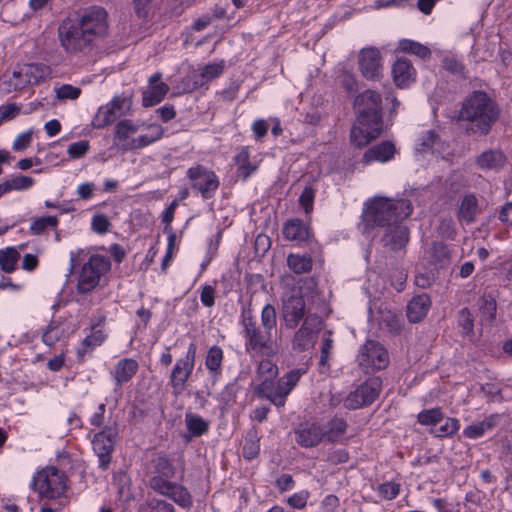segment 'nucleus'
Returning a JSON list of instances; mask_svg holds the SVG:
<instances>
[{
	"label": "nucleus",
	"instance_id": "c85d7f7f",
	"mask_svg": "<svg viewBox=\"0 0 512 512\" xmlns=\"http://www.w3.org/2000/svg\"><path fill=\"white\" fill-rule=\"evenodd\" d=\"M224 71L223 63H210L205 65L200 72L192 73L193 89H198L212 79L220 76Z\"/></svg>",
	"mask_w": 512,
	"mask_h": 512
},
{
	"label": "nucleus",
	"instance_id": "37998d69",
	"mask_svg": "<svg viewBox=\"0 0 512 512\" xmlns=\"http://www.w3.org/2000/svg\"><path fill=\"white\" fill-rule=\"evenodd\" d=\"M58 224V219L55 216H46L35 218L32 220L30 225V233L33 235H40L43 233L48 227H56Z\"/></svg>",
	"mask_w": 512,
	"mask_h": 512
},
{
	"label": "nucleus",
	"instance_id": "e433bc0d",
	"mask_svg": "<svg viewBox=\"0 0 512 512\" xmlns=\"http://www.w3.org/2000/svg\"><path fill=\"white\" fill-rule=\"evenodd\" d=\"M398 49L401 52L418 56L421 59H428L431 57V50L416 41L410 39H402L398 43Z\"/></svg>",
	"mask_w": 512,
	"mask_h": 512
},
{
	"label": "nucleus",
	"instance_id": "3c124183",
	"mask_svg": "<svg viewBox=\"0 0 512 512\" xmlns=\"http://www.w3.org/2000/svg\"><path fill=\"white\" fill-rule=\"evenodd\" d=\"M81 94V89L69 84H64L56 89V96L60 100H75Z\"/></svg>",
	"mask_w": 512,
	"mask_h": 512
},
{
	"label": "nucleus",
	"instance_id": "8fccbe9b",
	"mask_svg": "<svg viewBox=\"0 0 512 512\" xmlns=\"http://www.w3.org/2000/svg\"><path fill=\"white\" fill-rule=\"evenodd\" d=\"M92 230L98 234H105L110 230L111 223L104 214H96L91 222Z\"/></svg>",
	"mask_w": 512,
	"mask_h": 512
},
{
	"label": "nucleus",
	"instance_id": "4c0bfd02",
	"mask_svg": "<svg viewBox=\"0 0 512 512\" xmlns=\"http://www.w3.org/2000/svg\"><path fill=\"white\" fill-rule=\"evenodd\" d=\"M20 259V253L15 247H7L0 250V269L5 273L15 271Z\"/></svg>",
	"mask_w": 512,
	"mask_h": 512
},
{
	"label": "nucleus",
	"instance_id": "4d7b16f0",
	"mask_svg": "<svg viewBox=\"0 0 512 512\" xmlns=\"http://www.w3.org/2000/svg\"><path fill=\"white\" fill-rule=\"evenodd\" d=\"M481 391L490 399V401H502L504 399L502 396V389L498 384L485 383L481 386Z\"/></svg>",
	"mask_w": 512,
	"mask_h": 512
},
{
	"label": "nucleus",
	"instance_id": "a18cd8bd",
	"mask_svg": "<svg viewBox=\"0 0 512 512\" xmlns=\"http://www.w3.org/2000/svg\"><path fill=\"white\" fill-rule=\"evenodd\" d=\"M420 141L419 146H421V148L419 150L421 151L429 149L439 151L443 146L439 136L432 130L425 132L420 138Z\"/></svg>",
	"mask_w": 512,
	"mask_h": 512
},
{
	"label": "nucleus",
	"instance_id": "a211bd4d",
	"mask_svg": "<svg viewBox=\"0 0 512 512\" xmlns=\"http://www.w3.org/2000/svg\"><path fill=\"white\" fill-rule=\"evenodd\" d=\"M296 442L305 448L317 446L325 437L324 427L318 423H303L295 430Z\"/></svg>",
	"mask_w": 512,
	"mask_h": 512
},
{
	"label": "nucleus",
	"instance_id": "5fc2aeb1",
	"mask_svg": "<svg viewBox=\"0 0 512 512\" xmlns=\"http://www.w3.org/2000/svg\"><path fill=\"white\" fill-rule=\"evenodd\" d=\"M21 111V105L9 103L0 106V124L4 121L14 119Z\"/></svg>",
	"mask_w": 512,
	"mask_h": 512
},
{
	"label": "nucleus",
	"instance_id": "6e6552de",
	"mask_svg": "<svg viewBox=\"0 0 512 512\" xmlns=\"http://www.w3.org/2000/svg\"><path fill=\"white\" fill-rule=\"evenodd\" d=\"M110 268L111 262L108 257L98 254L92 255L80 271L77 284L79 293L86 294L91 292Z\"/></svg>",
	"mask_w": 512,
	"mask_h": 512
},
{
	"label": "nucleus",
	"instance_id": "ea45409f",
	"mask_svg": "<svg viewBox=\"0 0 512 512\" xmlns=\"http://www.w3.org/2000/svg\"><path fill=\"white\" fill-rule=\"evenodd\" d=\"M185 424L191 435L194 437L203 435L209 428V423L206 420L193 413H186Z\"/></svg>",
	"mask_w": 512,
	"mask_h": 512
},
{
	"label": "nucleus",
	"instance_id": "1a4fd4ad",
	"mask_svg": "<svg viewBox=\"0 0 512 512\" xmlns=\"http://www.w3.org/2000/svg\"><path fill=\"white\" fill-rule=\"evenodd\" d=\"M357 363L365 373H372L388 366L389 354L378 341L367 340L359 349Z\"/></svg>",
	"mask_w": 512,
	"mask_h": 512
},
{
	"label": "nucleus",
	"instance_id": "393cba45",
	"mask_svg": "<svg viewBox=\"0 0 512 512\" xmlns=\"http://www.w3.org/2000/svg\"><path fill=\"white\" fill-rule=\"evenodd\" d=\"M310 234V228L301 219L288 220L283 226V235L288 241L305 242Z\"/></svg>",
	"mask_w": 512,
	"mask_h": 512
},
{
	"label": "nucleus",
	"instance_id": "bb28decb",
	"mask_svg": "<svg viewBox=\"0 0 512 512\" xmlns=\"http://www.w3.org/2000/svg\"><path fill=\"white\" fill-rule=\"evenodd\" d=\"M395 151L396 149L393 143L384 141L368 149L363 156V162L366 164L373 161L387 162L394 157Z\"/></svg>",
	"mask_w": 512,
	"mask_h": 512
},
{
	"label": "nucleus",
	"instance_id": "5701e85b",
	"mask_svg": "<svg viewBox=\"0 0 512 512\" xmlns=\"http://www.w3.org/2000/svg\"><path fill=\"white\" fill-rule=\"evenodd\" d=\"M105 321L104 316H100L97 319H92V332L91 334L87 335L81 344V348L78 349V356L82 360L84 355L93 350L95 347L101 345L104 340L106 339V335L101 329H96L98 326L103 324Z\"/></svg>",
	"mask_w": 512,
	"mask_h": 512
},
{
	"label": "nucleus",
	"instance_id": "ddd939ff",
	"mask_svg": "<svg viewBox=\"0 0 512 512\" xmlns=\"http://www.w3.org/2000/svg\"><path fill=\"white\" fill-rule=\"evenodd\" d=\"M187 176L191 181L192 188L198 190L204 199L212 198L220 185L215 172L202 165L189 168Z\"/></svg>",
	"mask_w": 512,
	"mask_h": 512
},
{
	"label": "nucleus",
	"instance_id": "f3484780",
	"mask_svg": "<svg viewBox=\"0 0 512 512\" xmlns=\"http://www.w3.org/2000/svg\"><path fill=\"white\" fill-rule=\"evenodd\" d=\"M130 104L128 98L115 96L110 103L99 108L94 119V125L102 128L112 124L119 117L126 114L130 109Z\"/></svg>",
	"mask_w": 512,
	"mask_h": 512
},
{
	"label": "nucleus",
	"instance_id": "a878e982",
	"mask_svg": "<svg viewBox=\"0 0 512 512\" xmlns=\"http://www.w3.org/2000/svg\"><path fill=\"white\" fill-rule=\"evenodd\" d=\"M138 363L131 358L120 360L114 367L112 372L116 386H122L130 381L138 371Z\"/></svg>",
	"mask_w": 512,
	"mask_h": 512
},
{
	"label": "nucleus",
	"instance_id": "603ef678",
	"mask_svg": "<svg viewBox=\"0 0 512 512\" xmlns=\"http://www.w3.org/2000/svg\"><path fill=\"white\" fill-rule=\"evenodd\" d=\"M137 132V126H135L130 120L120 121L116 125L115 134L120 140L127 139L131 134Z\"/></svg>",
	"mask_w": 512,
	"mask_h": 512
},
{
	"label": "nucleus",
	"instance_id": "423d86ee",
	"mask_svg": "<svg viewBox=\"0 0 512 512\" xmlns=\"http://www.w3.org/2000/svg\"><path fill=\"white\" fill-rule=\"evenodd\" d=\"M155 475L151 477L150 487L157 493L173 500L183 508L192 506V497L188 490L181 484L172 482L176 469L172 462L166 457H157L153 461Z\"/></svg>",
	"mask_w": 512,
	"mask_h": 512
},
{
	"label": "nucleus",
	"instance_id": "052dcab7",
	"mask_svg": "<svg viewBox=\"0 0 512 512\" xmlns=\"http://www.w3.org/2000/svg\"><path fill=\"white\" fill-rule=\"evenodd\" d=\"M314 198L315 191L311 187H305L300 195L299 202L307 214L313 209Z\"/></svg>",
	"mask_w": 512,
	"mask_h": 512
},
{
	"label": "nucleus",
	"instance_id": "c03bdc74",
	"mask_svg": "<svg viewBox=\"0 0 512 512\" xmlns=\"http://www.w3.org/2000/svg\"><path fill=\"white\" fill-rule=\"evenodd\" d=\"M443 412L439 408L424 410L418 414V422L435 428L442 420Z\"/></svg>",
	"mask_w": 512,
	"mask_h": 512
},
{
	"label": "nucleus",
	"instance_id": "dca6fc26",
	"mask_svg": "<svg viewBox=\"0 0 512 512\" xmlns=\"http://www.w3.org/2000/svg\"><path fill=\"white\" fill-rule=\"evenodd\" d=\"M358 66L364 78L379 80L383 71L381 51L372 46L361 49L358 54Z\"/></svg>",
	"mask_w": 512,
	"mask_h": 512
},
{
	"label": "nucleus",
	"instance_id": "2f4dec72",
	"mask_svg": "<svg viewBox=\"0 0 512 512\" xmlns=\"http://www.w3.org/2000/svg\"><path fill=\"white\" fill-rule=\"evenodd\" d=\"M164 130L160 125L153 124L148 128L146 134L140 135L131 141L129 147L131 149H139L150 145L151 143L159 140L163 136Z\"/></svg>",
	"mask_w": 512,
	"mask_h": 512
},
{
	"label": "nucleus",
	"instance_id": "13d9d810",
	"mask_svg": "<svg viewBox=\"0 0 512 512\" xmlns=\"http://www.w3.org/2000/svg\"><path fill=\"white\" fill-rule=\"evenodd\" d=\"M458 323L465 333H471L474 328V320L468 308H463L458 313Z\"/></svg>",
	"mask_w": 512,
	"mask_h": 512
},
{
	"label": "nucleus",
	"instance_id": "f704fd0d",
	"mask_svg": "<svg viewBox=\"0 0 512 512\" xmlns=\"http://www.w3.org/2000/svg\"><path fill=\"white\" fill-rule=\"evenodd\" d=\"M496 418V416L491 415L483 421L467 426L463 430L464 437L469 439H477L483 436L487 430L492 429L496 425Z\"/></svg>",
	"mask_w": 512,
	"mask_h": 512
},
{
	"label": "nucleus",
	"instance_id": "49530a36",
	"mask_svg": "<svg viewBox=\"0 0 512 512\" xmlns=\"http://www.w3.org/2000/svg\"><path fill=\"white\" fill-rule=\"evenodd\" d=\"M34 179L29 176H15L8 180H6L4 183L5 187L7 188L8 192L12 190H26L33 186Z\"/></svg>",
	"mask_w": 512,
	"mask_h": 512
},
{
	"label": "nucleus",
	"instance_id": "f03ea898",
	"mask_svg": "<svg viewBox=\"0 0 512 512\" xmlns=\"http://www.w3.org/2000/svg\"><path fill=\"white\" fill-rule=\"evenodd\" d=\"M240 324L247 352L264 356H274L279 347L276 341L277 313L272 304H266L261 311V324L258 323L250 308H244Z\"/></svg>",
	"mask_w": 512,
	"mask_h": 512
},
{
	"label": "nucleus",
	"instance_id": "f8f14e48",
	"mask_svg": "<svg viewBox=\"0 0 512 512\" xmlns=\"http://www.w3.org/2000/svg\"><path fill=\"white\" fill-rule=\"evenodd\" d=\"M322 325L323 321L319 315H307L301 327L295 332L292 341L293 349L299 352L312 349L322 329Z\"/></svg>",
	"mask_w": 512,
	"mask_h": 512
},
{
	"label": "nucleus",
	"instance_id": "0eeeda50",
	"mask_svg": "<svg viewBox=\"0 0 512 512\" xmlns=\"http://www.w3.org/2000/svg\"><path fill=\"white\" fill-rule=\"evenodd\" d=\"M32 486L41 498L61 499L67 489V477L55 467H46L36 473Z\"/></svg>",
	"mask_w": 512,
	"mask_h": 512
},
{
	"label": "nucleus",
	"instance_id": "473e14b6",
	"mask_svg": "<svg viewBox=\"0 0 512 512\" xmlns=\"http://www.w3.org/2000/svg\"><path fill=\"white\" fill-rule=\"evenodd\" d=\"M460 429V422L457 418L446 417L442 414V420L435 428H431L430 432L436 437H451Z\"/></svg>",
	"mask_w": 512,
	"mask_h": 512
},
{
	"label": "nucleus",
	"instance_id": "412c9836",
	"mask_svg": "<svg viewBox=\"0 0 512 512\" xmlns=\"http://www.w3.org/2000/svg\"><path fill=\"white\" fill-rule=\"evenodd\" d=\"M162 74L154 73L149 78V86L143 91L142 103L144 107H151L160 103L169 91V86L161 81Z\"/></svg>",
	"mask_w": 512,
	"mask_h": 512
},
{
	"label": "nucleus",
	"instance_id": "f257e3e1",
	"mask_svg": "<svg viewBox=\"0 0 512 512\" xmlns=\"http://www.w3.org/2000/svg\"><path fill=\"white\" fill-rule=\"evenodd\" d=\"M108 13L100 6H91L75 18H65L57 29L61 48L67 55H87L98 39L108 34Z\"/></svg>",
	"mask_w": 512,
	"mask_h": 512
},
{
	"label": "nucleus",
	"instance_id": "20e7f679",
	"mask_svg": "<svg viewBox=\"0 0 512 512\" xmlns=\"http://www.w3.org/2000/svg\"><path fill=\"white\" fill-rule=\"evenodd\" d=\"M499 115L498 105L487 93L473 91L464 99L458 113V120L471 123L474 133L486 136L497 122Z\"/></svg>",
	"mask_w": 512,
	"mask_h": 512
},
{
	"label": "nucleus",
	"instance_id": "69168bd1",
	"mask_svg": "<svg viewBox=\"0 0 512 512\" xmlns=\"http://www.w3.org/2000/svg\"><path fill=\"white\" fill-rule=\"evenodd\" d=\"M302 374L303 372L301 370H292L288 372L284 377L279 379V381H281V383H283L287 388H289L290 391H292Z\"/></svg>",
	"mask_w": 512,
	"mask_h": 512
},
{
	"label": "nucleus",
	"instance_id": "79ce46f5",
	"mask_svg": "<svg viewBox=\"0 0 512 512\" xmlns=\"http://www.w3.org/2000/svg\"><path fill=\"white\" fill-rule=\"evenodd\" d=\"M347 422L343 418H333L328 422L327 428H324L325 437L331 441H337L344 435L347 429Z\"/></svg>",
	"mask_w": 512,
	"mask_h": 512
},
{
	"label": "nucleus",
	"instance_id": "cd10ccee",
	"mask_svg": "<svg viewBox=\"0 0 512 512\" xmlns=\"http://www.w3.org/2000/svg\"><path fill=\"white\" fill-rule=\"evenodd\" d=\"M506 156L500 150L490 149L481 153L476 164L479 168L485 170H500L506 163Z\"/></svg>",
	"mask_w": 512,
	"mask_h": 512
},
{
	"label": "nucleus",
	"instance_id": "09e8293b",
	"mask_svg": "<svg viewBox=\"0 0 512 512\" xmlns=\"http://www.w3.org/2000/svg\"><path fill=\"white\" fill-rule=\"evenodd\" d=\"M442 66L445 70L454 75L462 76L464 74V65L462 64L461 61H459L457 58L453 56L444 57L442 60Z\"/></svg>",
	"mask_w": 512,
	"mask_h": 512
},
{
	"label": "nucleus",
	"instance_id": "de8ad7c7",
	"mask_svg": "<svg viewBox=\"0 0 512 512\" xmlns=\"http://www.w3.org/2000/svg\"><path fill=\"white\" fill-rule=\"evenodd\" d=\"M377 492L383 499L392 500L398 496L400 485L395 482H385L378 486Z\"/></svg>",
	"mask_w": 512,
	"mask_h": 512
},
{
	"label": "nucleus",
	"instance_id": "4468645a",
	"mask_svg": "<svg viewBox=\"0 0 512 512\" xmlns=\"http://www.w3.org/2000/svg\"><path fill=\"white\" fill-rule=\"evenodd\" d=\"M304 297L300 293H292L283 297L281 316L286 328L295 329L301 321L304 322L307 315Z\"/></svg>",
	"mask_w": 512,
	"mask_h": 512
},
{
	"label": "nucleus",
	"instance_id": "c756f323",
	"mask_svg": "<svg viewBox=\"0 0 512 512\" xmlns=\"http://www.w3.org/2000/svg\"><path fill=\"white\" fill-rule=\"evenodd\" d=\"M234 162L237 166V175L242 180H247L258 168L257 164L250 161L248 147H241L234 156Z\"/></svg>",
	"mask_w": 512,
	"mask_h": 512
},
{
	"label": "nucleus",
	"instance_id": "6e6d98bb",
	"mask_svg": "<svg viewBox=\"0 0 512 512\" xmlns=\"http://www.w3.org/2000/svg\"><path fill=\"white\" fill-rule=\"evenodd\" d=\"M62 330L56 325H49L42 335L43 342L48 346H53L62 336Z\"/></svg>",
	"mask_w": 512,
	"mask_h": 512
},
{
	"label": "nucleus",
	"instance_id": "bf43d9fd",
	"mask_svg": "<svg viewBox=\"0 0 512 512\" xmlns=\"http://www.w3.org/2000/svg\"><path fill=\"white\" fill-rule=\"evenodd\" d=\"M260 446L259 441L256 439H246L243 446V457L248 460H252L259 454Z\"/></svg>",
	"mask_w": 512,
	"mask_h": 512
},
{
	"label": "nucleus",
	"instance_id": "a19ab883",
	"mask_svg": "<svg viewBox=\"0 0 512 512\" xmlns=\"http://www.w3.org/2000/svg\"><path fill=\"white\" fill-rule=\"evenodd\" d=\"M287 263L289 268L297 274L309 272L313 265L312 258L308 255L290 254L287 258Z\"/></svg>",
	"mask_w": 512,
	"mask_h": 512
},
{
	"label": "nucleus",
	"instance_id": "7c9ffc66",
	"mask_svg": "<svg viewBox=\"0 0 512 512\" xmlns=\"http://www.w3.org/2000/svg\"><path fill=\"white\" fill-rule=\"evenodd\" d=\"M429 255V262L434 266L443 268L450 264L451 253L448 246L443 242H433L431 247L427 250Z\"/></svg>",
	"mask_w": 512,
	"mask_h": 512
},
{
	"label": "nucleus",
	"instance_id": "680f3d73",
	"mask_svg": "<svg viewBox=\"0 0 512 512\" xmlns=\"http://www.w3.org/2000/svg\"><path fill=\"white\" fill-rule=\"evenodd\" d=\"M309 498V493L307 491H301L299 493L293 494L288 498L287 503L295 509H302L306 506L307 500Z\"/></svg>",
	"mask_w": 512,
	"mask_h": 512
},
{
	"label": "nucleus",
	"instance_id": "c9c22d12",
	"mask_svg": "<svg viewBox=\"0 0 512 512\" xmlns=\"http://www.w3.org/2000/svg\"><path fill=\"white\" fill-rule=\"evenodd\" d=\"M478 209L477 199L474 195H466L460 205L458 212V219L466 223H471L475 220Z\"/></svg>",
	"mask_w": 512,
	"mask_h": 512
},
{
	"label": "nucleus",
	"instance_id": "aec40b11",
	"mask_svg": "<svg viewBox=\"0 0 512 512\" xmlns=\"http://www.w3.org/2000/svg\"><path fill=\"white\" fill-rule=\"evenodd\" d=\"M51 74L48 65L42 63H32L24 65L19 70L13 71L14 77L25 76V81L18 83V87H26L27 85L38 84L47 79Z\"/></svg>",
	"mask_w": 512,
	"mask_h": 512
},
{
	"label": "nucleus",
	"instance_id": "39448f33",
	"mask_svg": "<svg viewBox=\"0 0 512 512\" xmlns=\"http://www.w3.org/2000/svg\"><path fill=\"white\" fill-rule=\"evenodd\" d=\"M412 213V205L409 200H388L376 198L366 205L362 215L364 232L380 227H391L406 219Z\"/></svg>",
	"mask_w": 512,
	"mask_h": 512
},
{
	"label": "nucleus",
	"instance_id": "6ab92c4d",
	"mask_svg": "<svg viewBox=\"0 0 512 512\" xmlns=\"http://www.w3.org/2000/svg\"><path fill=\"white\" fill-rule=\"evenodd\" d=\"M409 235L408 227L398 222L386 229L381 242L385 248L398 251L406 247L409 242Z\"/></svg>",
	"mask_w": 512,
	"mask_h": 512
},
{
	"label": "nucleus",
	"instance_id": "2eb2a0df",
	"mask_svg": "<svg viewBox=\"0 0 512 512\" xmlns=\"http://www.w3.org/2000/svg\"><path fill=\"white\" fill-rule=\"evenodd\" d=\"M118 430L116 426H107L101 432L95 434L92 445L99 459V467L106 470L111 461V453L114 450Z\"/></svg>",
	"mask_w": 512,
	"mask_h": 512
},
{
	"label": "nucleus",
	"instance_id": "864d4df0",
	"mask_svg": "<svg viewBox=\"0 0 512 512\" xmlns=\"http://www.w3.org/2000/svg\"><path fill=\"white\" fill-rule=\"evenodd\" d=\"M90 148L89 142L86 140L74 142L69 145L67 153L73 159L82 158L86 155Z\"/></svg>",
	"mask_w": 512,
	"mask_h": 512
},
{
	"label": "nucleus",
	"instance_id": "774afa93",
	"mask_svg": "<svg viewBox=\"0 0 512 512\" xmlns=\"http://www.w3.org/2000/svg\"><path fill=\"white\" fill-rule=\"evenodd\" d=\"M499 220L512 228V202L506 203L499 211Z\"/></svg>",
	"mask_w": 512,
	"mask_h": 512
},
{
	"label": "nucleus",
	"instance_id": "338daca9",
	"mask_svg": "<svg viewBox=\"0 0 512 512\" xmlns=\"http://www.w3.org/2000/svg\"><path fill=\"white\" fill-rule=\"evenodd\" d=\"M31 141H32L31 132L22 133L13 142V149L15 151H22L30 145Z\"/></svg>",
	"mask_w": 512,
	"mask_h": 512
},
{
	"label": "nucleus",
	"instance_id": "72a5a7b5",
	"mask_svg": "<svg viewBox=\"0 0 512 512\" xmlns=\"http://www.w3.org/2000/svg\"><path fill=\"white\" fill-rule=\"evenodd\" d=\"M224 358L223 350L217 346H212L206 355L205 366L211 373L213 378L221 375V366Z\"/></svg>",
	"mask_w": 512,
	"mask_h": 512
},
{
	"label": "nucleus",
	"instance_id": "58836bf2",
	"mask_svg": "<svg viewBox=\"0 0 512 512\" xmlns=\"http://www.w3.org/2000/svg\"><path fill=\"white\" fill-rule=\"evenodd\" d=\"M478 308L481 321L491 322L495 317L497 309L495 298L490 294L482 295L478 300Z\"/></svg>",
	"mask_w": 512,
	"mask_h": 512
},
{
	"label": "nucleus",
	"instance_id": "e2e57ef3",
	"mask_svg": "<svg viewBox=\"0 0 512 512\" xmlns=\"http://www.w3.org/2000/svg\"><path fill=\"white\" fill-rule=\"evenodd\" d=\"M200 300L206 307H212L215 303V289L211 285L202 287Z\"/></svg>",
	"mask_w": 512,
	"mask_h": 512
},
{
	"label": "nucleus",
	"instance_id": "b1692460",
	"mask_svg": "<svg viewBox=\"0 0 512 512\" xmlns=\"http://www.w3.org/2000/svg\"><path fill=\"white\" fill-rule=\"evenodd\" d=\"M431 307V299L427 294L413 297L407 305V317L410 322L418 323L424 319Z\"/></svg>",
	"mask_w": 512,
	"mask_h": 512
},
{
	"label": "nucleus",
	"instance_id": "0e129e2a",
	"mask_svg": "<svg viewBox=\"0 0 512 512\" xmlns=\"http://www.w3.org/2000/svg\"><path fill=\"white\" fill-rule=\"evenodd\" d=\"M349 460V454L345 449H337L328 454L327 461L333 465L343 464Z\"/></svg>",
	"mask_w": 512,
	"mask_h": 512
},
{
	"label": "nucleus",
	"instance_id": "9b49d317",
	"mask_svg": "<svg viewBox=\"0 0 512 512\" xmlns=\"http://www.w3.org/2000/svg\"><path fill=\"white\" fill-rule=\"evenodd\" d=\"M382 388V380L379 377H371L350 392L344 400L345 408L356 410L372 404Z\"/></svg>",
	"mask_w": 512,
	"mask_h": 512
},
{
	"label": "nucleus",
	"instance_id": "7ed1b4c3",
	"mask_svg": "<svg viewBox=\"0 0 512 512\" xmlns=\"http://www.w3.org/2000/svg\"><path fill=\"white\" fill-rule=\"evenodd\" d=\"M357 119L351 128V142L356 147H364L383 131L382 97L374 90L359 94L354 103Z\"/></svg>",
	"mask_w": 512,
	"mask_h": 512
},
{
	"label": "nucleus",
	"instance_id": "9d476101",
	"mask_svg": "<svg viewBox=\"0 0 512 512\" xmlns=\"http://www.w3.org/2000/svg\"><path fill=\"white\" fill-rule=\"evenodd\" d=\"M196 352L197 345L190 343L185 357L176 361L170 374V385L173 395L178 396L186 389V383L194 370Z\"/></svg>",
	"mask_w": 512,
	"mask_h": 512
},
{
	"label": "nucleus",
	"instance_id": "4be33fe9",
	"mask_svg": "<svg viewBox=\"0 0 512 512\" xmlns=\"http://www.w3.org/2000/svg\"><path fill=\"white\" fill-rule=\"evenodd\" d=\"M394 83L399 88H406L416 79V70L410 60L398 58L392 67Z\"/></svg>",
	"mask_w": 512,
	"mask_h": 512
}]
</instances>
